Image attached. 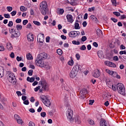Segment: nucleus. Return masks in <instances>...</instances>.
Here are the masks:
<instances>
[{"label":"nucleus","mask_w":126,"mask_h":126,"mask_svg":"<svg viewBox=\"0 0 126 126\" xmlns=\"http://www.w3.org/2000/svg\"><path fill=\"white\" fill-rule=\"evenodd\" d=\"M27 60L28 61H31V60H33V57H32V55H31V54L29 53L27 54Z\"/></svg>","instance_id":"obj_25"},{"label":"nucleus","mask_w":126,"mask_h":126,"mask_svg":"<svg viewBox=\"0 0 126 126\" xmlns=\"http://www.w3.org/2000/svg\"><path fill=\"white\" fill-rule=\"evenodd\" d=\"M17 13V11H16V10H14L10 13V14L12 16H15V15H16Z\"/></svg>","instance_id":"obj_43"},{"label":"nucleus","mask_w":126,"mask_h":126,"mask_svg":"<svg viewBox=\"0 0 126 126\" xmlns=\"http://www.w3.org/2000/svg\"><path fill=\"white\" fill-rule=\"evenodd\" d=\"M100 71L98 69H96L93 72V76H94V77L98 78V77L100 76Z\"/></svg>","instance_id":"obj_15"},{"label":"nucleus","mask_w":126,"mask_h":126,"mask_svg":"<svg viewBox=\"0 0 126 126\" xmlns=\"http://www.w3.org/2000/svg\"><path fill=\"white\" fill-rule=\"evenodd\" d=\"M28 74L30 75V76H32V75H33V70L31 69L29 70Z\"/></svg>","instance_id":"obj_39"},{"label":"nucleus","mask_w":126,"mask_h":126,"mask_svg":"<svg viewBox=\"0 0 126 126\" xmlns=\"http://www.w3.org/2000/svg\"><path fill=\"white\" fill-rule=\"evenodd\" d=\"M95 10V7H92L91 8H88V11L90 12H92V11H94Z\"/></svg>","instance_id":"obj_41"},{"label":"nucleus","mask_w":126,"mask_h":126,"mask_svg":"<svg viewBox=\"0 0 126 126\" xmlns=\"http://www.w3.org/2000/svg\"><path fill=\"white\" fill-rule=\"evenodd\" d=\"M72 43L73 44V45H80V42L76 41L75 40H73Z\"/></svg>","instance_id":"obj_37"},{"label":"nucleus","mask_w":126,"mask_h":126,"mask_svg":"<svg viewBox=\"0 0 126 126\" xmlns=\"http://www.w3.org/2000/svg\"><path fill=\"white\" fill-rule=\"evenodd\" d=\"M39 84H40L41 88L43 89V90H45V91H47V90H48V87H49V86L46 80H41L39 82Z\"/></svg>","instance_id":"obj_7"},{"label":"nucleus","mask_w":126,"mask_h":126,"mask_svg":"<svg viewBox=\"0 0 126 126\" xmlns=\"http://www.w3.org/2000/svg\"><path fill=\"white\" fill-rule=\"evenodd\" d=\"M90 18L93 21H95V22H97L98 20H97V18L94 15H91Z\"/></svg>","instance_id":"obj_26"},{"label":"nucleus","mask_w":126,"mask_h":126,"mask_svg":"<svg viewBox=\"0 0 126 126\" xmlns=\"http://www.w3.org/2000/svg\"><path fill=\"white\" fill-rule=\"evenodd\" d=\"M29 126H35V123H33L32 121H30Z\"/></svg>","instance_id":"obj_57"},{"label":"nucleus","mask_w":126,"mask_h":126,"mask_svg":"<svg viewBox=\"0 0 126 126\" xmlns=\"http://www.w3.org/2000/svg\"><path fill=\"white\" fill-rule=\"evenodd\" d=\"M17 123L19 125L22 126V125H23V120H22V119H21V118L20 120H19L17 121Z\"/></svg>","instance_id":"obj_33"},{"label":"nucleus","mask_w":126,"mask_h":126,"mask_svg":"<svg viewBox=\"0 0 126 126\" xmlns=\"http://www.w3.org/2000/svg\"><path fill=\"white\" fill-rule=\"evenodd\" d=\"M3 51H4L3 45L0 44V52H3Z\"/></svg>","instance_id":"obj_50"},{"label":"nucleus","mask_w":126,"mask_h":126,"mask_svg":"<svg viewBox=\"0 0 126 126\" xmlns=\"http://www.w3.org/2000/svg\"><path fill=\"white\" fill-rule=\"evenodd\" d=\"M80 34V32L79 31H71L69 32L68 35L69 37H71V38H74L75 37H76V36L79 35Z\"/></svg>","instance_id":"obj_9"},{"label":"nucleus","mask_w":126,"mask_h":126,"mask_svg":"<svg viewBox=\"0 0 126 126\" xmlns=\"http://www.w3.org/2000/svg\"><path fill=\"white\" fill-rule=\"evenodd\" d=\"M111 2L113 6H117V0H111Z\"/></svg>","instance_id":"obj_35"},{"label":"nucleus","mask_w":126,"mask_h":126,"mask_svg":"<svg viewBox=\"0 0 126 126\" xmlns=\"http://www.w3.org/2000/svg\"><path fill=\"white\" fill-rule=\"evenodd\" d=\"M14 118L15 121H16V122H17L19 120H20L21 118V117L19 115H18V114H15L14 115Z\"/></svg>","instance_id":"obj_29"},{"label":"nucleus","mask_w":126,"mask_h":126,"mask_svg":"<svg viewBox=\"0 0 126 126\" xmlns=\"http://www.w3.org/2000/svg\"><path fill=\"white\" fill-rule=\"evenodd\" d=\"M74 63V62H73V60H71L68 62V64H69V65H71V66H72V65H73Z\"/></svg>","instance_id":"obj_36"},{"label":"nucleus","mask_w":126,"mask_h":126,"mask_svg":"<svg viewBox=\"0 0 126 126\" xmlns=\"http://www.w3.org/2000/svg\"><path fill=\"white\" fill-rule=\"evenodd\" d=\"M104 63L107 66H110V67H116V64L110 61H105Z\"/></svg>","instance_id":"obj_14"},{"label":"nucleus","mask_w":126,"mask_h":126,"mask_svg":"<svg viewBox=\"0 0 126 126\" xmlns=\"http://www.w3.org/2000/svg\"><path fill=\"white\" fill-rule=\"evenodd\" d=\"M7 10L9 12H10L11 11H12V7L11 6H7L6 7Z\"/></svg>","instance_id":"obj_47"},{"label":"nucleus","mask_w":126,"mask_h":126,"mask_svg":"<svg viewBox=\"0 0 126 126\" xmlns=\"http://www.w3.org/2000/svg\"><path fill=\"white\" fill-rule=\"evenodd\" d=\"M78 20H76V22L74 24V28L75 29H80V27H79V24L78 23Z\"/></svg>","instance_id":"obj_23"},{"label":"nucleus","mask_w":126,"mask_h":126,"mask_svg":"<svg viewBox=\"0 0 126 126\" xmlns=\"http://www.w3.org/2000/svg\"><path fill=\"white\" fill-rule=\"evenodd\" d=\"M27 23H28V20H24L23 21V25H26V24H27Z\"/></svg>","instance_id":"obj_62"},{"label":"nucleus","mask_w":126,"mask_h":126,"mask_svg":"<svg viewBox=\"0 0 126 126\" xmlns=\"http://www.w3.org/2000/svg\"><path fill=\"white\" fill-rule=\"evenodd\" d=\"M66 18L67 22L69 23H72V22H73V17H72V15L70 14H67L66 15Z\"/></svg>","instance_id":"obj_17"},{"label":"nucleus","mask_w":126,"mask_h":126,"mask_svg":"<svg viewBox=\"0 0 126 126\" xmlns=\"http://www.w3.org/2000/svg\"><path fill=\"white\" fill-rule=\"evenodd\" d=\"M8 78L9 79V82L11 83H13V84H16V77H15V75L13 73H10L8 75Z\"/></svg>","instance_id":"obj_5"},{"label":"nucleus","mask_w":126,"mask_h":126,"mask_svg":"<svg viewBox=\"0 0 126 126\" xmlns=\"http://www.w3.org/2000/svg\"><path fill=\"white\" fill-rule=\"evenodd\" d=\"M27 38L29 42H33L34 41V35L32 33H29L27 35Z\"/></svg>","instance_id":"obj_19"},{"label":"nucleus","mask_w":126,"mask_h":126,"mask_svg":"<svg viewBox=\"0 0 126 126\" xmlns=\"http://www.w3.org/2000/svg\"><path fill=\"white\" fill-rule=\"evenodd\" d=\"M35 63L36 65L39 66V67H46V65L45 64L44 61L41 59V58L37 57L36 60H35Z\"/></svg>","instance_id":"obj_4"},{"label":"nucleus","mask_w":126,"mask_h":126,"mask_svg":"<svg viewBox=\"0 0 126 126\" xmlns=\"http://www.w3.org/2000/svg\"><path fill=\"white\" fill-rule=\"evenodd\" d=\"M33 23L37 26H40V25H41V23L37 21H33Z\"/></svg>","instance_id":"obj_38"},{"label":"nucleus","mask_w":126,"mask_h":126,"mask_svg":"<svg viewBox=\"0 0 126 126\" xmlns=\"http://www.w3.org/2000/svg\"><path fill=\"white\" fill-rule=\"evenodd\" d=\"M112 89L113 91H117V86H115L114 85H112Z\"/></svg>","instance_id":"obj_56"},{"label":"nucleus","mask_w":126,"mask_h":126,"mask_svg":"<svg viewBox=\"0 0 126 126\" xmlns=\"http://www.w3.org/2000/svg\"><path fill=\"white\" fill-rule=\"evenodd\" d=\"M14 53L11 52V53L10 54V57L11 58V59H14L15 57Z\"/></svg>","instance_id":"obj_60"},{"label":"nucleus","mask_w":126,"mask_h":126,"mask_svg":"<svg viewBox=\"0 0 126 126\" xmlns=\"http://www.w3.org/2000/svg\"><path fill=\"white\" fill-rule=\"evenodd\" d=\"M113 14L118 17H119V16H121V13H120L119 12H114Z\"/></svg>","instance_id":"obj_44"},{"label":"nucleus","mask_w":126,"mask_h":126,"mask_svg":"<svg viewBox=\"0 0 126 126\" xmlns=\"http://www.w3.org/2000/svg\"><path fill=\"white\" fill-rule=\"evenodd\" d=\"M77 73V72H76V71H75L74 69H72L70 72V77H71V78H74V77L76 76Z\"/></svg>","instance_id":"obj_16"},{"label":"nucleus","mask_w":126,"mask_h":126,"mask_svg":"<svg viewBox=\"0 0 126 126\" xmlns=\"http://www.w3.org/2000/svg\"><path fill=\"white\" fill-rule=\"evenodd\" d=\"M57 52L59 56H62V55H63V51H62L61 49H58Z\"/></svg>","instance_id":"obj_42"},{"label":"nucleus","mask_w":126,"mask_h":126,"mask_svg":"<svg viewBox=\"0 0 126 126\" xmlns=\"http://www.w3.org/2000/svg\"><path fill=\"white\" fill-rule=\"evenodd\" d=\"M16 28L17 30H18V32H19V31H20L22 30V26L20 24H18L16 26Z\"/></svg>","instance_id":"obj_27"},{"label":"nucleus","mask_w":126,"mask_h":126,"mask_svg":"<svg viewBox=\"0 0 126 126\" xmlns=\"http://www.w3.org/2000/svg\"><path fill=\"white\" fill-rule=\"evenodd\" d=\"M9 32L11 34V38H12V39H14V38H17V37H19V36H20V32H16L14 29L9 30Z\"/></svg>","instance_id":"obj_6"},{"label":"nucleus","mask_w":126,"mask_h":126,"mask_svg":"<svg viewBox=\"0 0 126 126\" xmlns=\"http://www.w3.org/2000/svg\"><path fill=\"white\" fill-rule=\"evenodd\" d=\"M120 50H126V46H125L123 44L121 45L120 47Z\"/></svg>","instance_id":"obj_55"},{"label":"nucleus","mask_w":126,"mask_h":126,"mask_svg":"<svg viewBox=\"0 0 126 126\" xmlns=\"http://www.w3.org/2000/svg\"><path fill=\"white\" fill-rule=\"evenodd\" d=\"M63 12H64V10H63V9H60L57 12V13H58V14H63Z\"/></svg>","instance_id":"obj_32"},{"label":"nucleus","mask_w":126,"mask_h":126,"mask_svg":"<svg viewBox=\"0 0 126 126\" xmlns=\"http://www.w3.org/2000/svg\"><path fill=\"white\" fill-rule=\"evenodd\" d=\"M80 50H81V51H85L86 50V46H85L84 45H82L80 48Z\"/></svg>","instance_id":"obj_45"},{"label":"nucleus","mask_w":126,"mask_h":126,"mask_svg":"<svg viewBox=\"0 0 126 126\" xmlns=\"http://www.w3.org/2000/svg\"><path fill=\"white\" fill-rule=\"evenodd\" d=\"M13 26V22L10 21L9 22V23L8 24V27H11Z\"/></svg>","instance_id":"obj_46"},{"label":"nucleus","mask_w":126,"mask_h":126,"mask_svg":"<svg viewBox=\"0 0 126 126\" xmlns=\"http://www.w3.org/2000/svg\"><path fill=\"white\" fill-rule=\"evenodd\" d=\"M70 4L71 5H76L77 0H70Z\"/></svg>","instance_id":"obj_31"},{"label":"nucleus","mask_w":126,"mask_h":126,"mask_svg":"<svg viewBox=\"0 0 126 126\" xmlns=\"http://www.w3.org/2000/svg\"><path fill=\"white\" fill-rule=\"evenodd\" d=\"M4 17H5V18H10V15L9 14H4Z\"/></svg>","instance_id":"obj_54"},{"label":"nucleus","mask_w":126,"mask_h":126,"mask_svg":"<svg viewBox=\"0 0 126 126\" xmlns=\"http://www.w3.org/2000/svg\"><path fill=\"white\" fill-rule=\"evenodd\" d=\"M21 22V19H17L16 20V23H20Z\"/></svg>","instance_id":"obj_64"},{"label":"nucleus","mask_w":126,"mask_h":126,"mask_svg":"<svg viewBox=\"0 0 126 126\" xmlns=\"http://www.w3.org/2000/svg\"><path fill=\"white\" fill-rule=\"evenodd\" d=\"M40 99L42 103H43V104L45 105L46 107H50V106H51V101L48 97L45 95H42L40 96Z\"/></svg>","instance_id":"obj_3"},{"label":"nucleus","mask_w":126,"mask_h":126,"mask_svg":"<svg viewBox=\"0 0 126 126\" xmlns=\"http://www.w3.org/2000/svg\"><path fill=\"white\" fill-rule=\"evenodd\" d=\"M86 40H87V37H86V36H83L82 37L81 41H82V42H85V41H86Z\"/></svg>","instance_id":"obj_49"},{"label":"nucleus","mask_w":126,"mask_h":126,"mask_svg":"<svg viewBox=\"0 0 126 126\" xmlns=\"http://www.w3.org/2000/svg\"><path fill=\"white\" fill-rule=\"evenodd\" d=\"M20 8L21 11H23V12L26 11V8L24 6H21L20 7Z\"/></svg>","instance_id":"obj_40"},{"label":"nucleus","mask_w":126,"mask_h":126,"mask_svg":"<svg viewBox=\"0 0 126 126\" xmlns=\"http://www.w3.org/2000/svg\"><path fill=\"white\" fill-rule=\"evenodd\" d=\"M72 69H74L77 72L78 70H81V68H80V65L78 64V63H76V65L74 66Z\"/></svg>","instance_id":"obj_20"},{"label":"nucleus","mask_w":126,"mask_h":126,"mask_svg":"<svg viewBox=\"0 0 126 126\" xmlns=\"http://www.w3.org/2000/svg\"><path fill=\"white\" fill-rule=\"evenodd\" d=\"M3 72H4L3 69H2L1 67H0V78H1V77L3 76Z\"/></svg>","instance_id":"obj_30"},{"label":"nucleus","mask_w":126,"mask_h":126,"mask_svg":"<svg viewBox=\"0 0 126 126\" xmlns=\"http://www.w3.org/2000/svg\"><path fill=\"white\" fill-rule=\"evenodd\" d=\"M87 93V92H86V90L85 89H82L80 92V94L81 95L79 96V98H80L81 99H84L86 97L85 95H86Z\"/></svg>","instance_id":"obj_12"},{"label":"nucleus","mask_w":126,"mask_h":126,"mask_svg":"<svg viewBox=\"0 0 126 126\" xmlns=\"http://www.w3.org/2000/svg\"><path fill=\"white\" fill-rule=\"evenodd\" d=\"M75 57L77 61H79L80 60V55H79V54L77 53L75 55Z\"/></svg>","instance_id":"obj_48"},{"label":"nucleus","mask_w":126,"mask_h":126,"mask_svg":"<svg viewBox=\"0 0 126 126\" xmlns=\"http://www.w3.org/2000/svg\"><path fill=\"white\" fill-rule=\"evenodd\" d=\"M16 60L18 62H20V61H22V58L17 56L16 58Z\"/></svg>","instance_id":"obj_61"},{"label":"nucleus","mask_w":126,"mask_h":126,"mask_svg":"<svg viewBox=\"0 0 126 126\" xmlns=\"http://www.w3.org/2000/svg\"><path fill=\"white\" fill-rule=\"evenodd\" d=\"M105 71L106 72H107V73H108L109 75L113 76V77H116L118 75V73H117V72L111 71L109 69H106L105 70Z\"/></svg>","instance_id":"obj_11"},{"label":"nucleus","mask_w":126,"mask_h":126,"mask_svg":"<svg viewBox=\"0 0 126 126\" xmlns=\"http://www.w3.org/2000/svg\"><path fill=\"white\" fill-rule=\"evenodd\" d=\"M6 48L9 51H11V50L13 49L12 45L10 43H7L6 45Z\"/></svg>","instance_id":"obj_24"},{"label":"nucleus","mask_w":126,"mask_h":126,"mask_svg":"<svg viewBox=\"0 0 126 126\" xmlns=\"http://www.w3.org/2000/svg\"><path fill=\"white\" fill-rule=\"evenodd\" d=\"M88 122H89V124L91 126H94V125L95 124L94 121L92 120V119H89Z\"/></svg>","instance_id":"obj_34"},{"label":"nucleus","mask_w":126,"mask_h":126,"mask_svg":"<svg viewBox=\"0 0 126 126\" xmlns=\"http://www.w3.org/2000/svg\"><path fill=\"white\" fill-rule=\"evenodd\" d=\"M26 28H28V29H31V28H32V25L31 23L28 24Z\"/></svg>","instance_id":"obj_51"},{"label":"nucleus","mask_w":126,"mask_h":126,"mask_svg":"<svg viewBox=\"0 0 126 126\" xmlns=\"http://www.w3.org/2000/svg\"><path fill=\"white\" fill-rule=\"evenodd\" d=\"M72 122H75L76 124H78V125H79V124L81 123L80 117L76 116V117L73 119Z\"/></svg>","instance_id":"obj_18"},{"label":"nucleus","mask_w":126,"mask_h":126,"mask_svg":"<svg viewBox=\"0 0 126 126\" xmlns=\"http://www.w3.org/2000/svg\"><path fill=\"white\" fill-rule=\"evenodd\" d=\"M100 126H108V123L104 119H101L100 120Z\"/></svg>","instance_id":"obj_21"},{"label":"nucleus","mask_w":126,"mask_h":126,"mask_svg":"<svg viewBox=\"0 0 126 126\" xmlns=\"http://www.w3.org/2000/svg\"><path fill=\"white\" fill-rule=\"evenodd\" d=\"M27 81L28 82H31V83H32V82H34V81H35V77H31L30 78V77H28L27 78Z\"/></svg>","instance_id":"obj_22"},{"label":"nucleus","mask_w":126,"mask_h":126,"mask_svg":"<svg viewBox=\"0 0 126 126\" xmlns=\"http://www.w3.org/2000/svg\"><path fill=\"white\" fill-rule=\"evenodd\" d=\"M126 18V15H122L120 16V19H125Z\"/></svg>","instance_id":"obj_63"},{"label":"nucleus","mask_w":126,"mask_h":126,"mask_svg":"<svg viewBox=\"0 0 126 126\" xmlns=\"http://www.w3.org/2000/svg\"><path fill=\"white\" fill-rule=\"evenodd\" d=\"M120 55H126V50L121 51L119 52Z\"/></svg>","instance_id":"obj_52"},{"label":"nucleus","mask_w":126,"mask_h":126,"mask_svg":"<svg viewBox=\"0 0 126 126\" xmlns=\"http://www.w3.org/2000/svg\"><path fill=\"white\" fill-rule=\"evenodd\" d=\"M66 115L68 120L72 123V121L73 120V118H72V116H73V111L70 109H68L66 111Z\"/></svg>","instance_id":"obj_8"},{"label":"nucleus","mask_w":126,"mask_h":126,"mask_svg":"<svg viewBox=\"0 0 126 126\" xmlns=\"http://www.w3.org/2000/svg\"><path fill=\"white\" fill-rule=\"evenodd\" d=\"M113 61H115V62H118V61H119V57H118V56H114L113 57Z\"/></svg>","instance_id":"obj_58"},{"label":"nucleus","mask_w":126,"mask_h":126,"mask_svg":"<svg viewBox=\"0 0 126 126\" xmlns=\"http://www.w3.org/2000/svg\"><path fill=\"white\" fill-rule=\"evenodd\" d=\"M41 88V86H38V87H36L35 88H34V90L35 92H38V90Z\"/></svg>","instance_id":"obj_53"},{"label":"nucleus","mask_w":126,"mask_h":126,"mask_svg":"<svg viewBox=\"0 0 126 126\" xmlns=\"http://www.w3.org/2000/svg\"><path fill=\"white\" fill-rule=\"evenodd\" d=\"M45 40V36H44V34L41 33L38 34L37 35V41L39 42V43H43Z\"/></svg>","instance_id":"obj_10"},{"label":"nucleus","mask_w":126,"mask_h":126,"mask_svg":"<svg viewBox=\"0 0 126 126\" xmlns=\"http://www.w3.org/2000/svg\"><path fill=\"white\" fill-rule=\"evenodd\" d=\"M116 88L118 93L121 94V95H125L126 94V88H125L124 84L118 83L116 85Z\"/></svg>","instance_id":"obj_2"},{"label":"nucleus","mask_w":126,"mask_h":126,"mask_svg":"<svg viewBox=\"0 0 126 126\" xmlns=\"http://www.w3.org/2000/svg\"><path fill=\"white\" fill-rule=\"evenodd\" d=\"M37 57L41 58V60H46L48 58V54L45 52H43L38 55Z\"/></svg>","instance_id":"obj_13"},{"label":"nucleus","mask_w":126,"mask_h":126,"mask_svg":"<svg viewBox=\"0 0 126 126\" xmlns=\"http://www.w3.org/2000/svg\"><path fill=\"white\" fill-rule=\"evenodd\" d=\"M40 116H41V117H42L43 118H45V117H46V112H41L40 113Z\"/></svg>","instance_id":"obj_59"},{"label":"nucleus","mask_w":126,"mask_h":126,"mask_svg":"<svg viewBox=\"0 0 126 126\" xmlns=\"http://www.w3.org/2000/svg\"><path fill=\"white\" fill-rule=\"evenodd\" d=\"M47 9H48V5L47 1H42L40 3L39 10L42 15H46L47 14Z\"/></svg>","instance_id":"obj_1"},{"label":"nucleus","mask_w":126,"mask_h":126,"mask_svg":"<svg viewBox=\"0 0 126 126\" xmlns=\"http://www.w3.org/2000/svg\"><path fill=\"white\" fill-rule=\"evenodd\" d=\"M96 34H97V36H98V37H100V36H101V35H102V34H103V32H102V31H101V30L97 29L96 30Z\"/></svg>","instance_id":"obj_28"}]
</instances>
